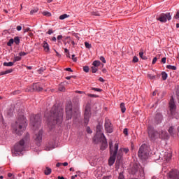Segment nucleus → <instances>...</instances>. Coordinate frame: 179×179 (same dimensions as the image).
<instances>
[{
    "instance_id": "1",
    "label": "nucleus",
    "mask_w": 179,
    "mask_h": 179,
    "mask_svg": "<svg viewBox=\"0 0 179 179\" xmlns=\"http://www.w3.org/2000/svg\"><path fill=\"white\" fill-rule=\"evenodd\" d=\"M45 118H46L48 125H55V124L59 125L62 124L64 120V109L53 106L50 114L45 113Z\"/></svg>"
},
{
    "instance_id": "2",
    "label": "nucleus",
    "mask_w": 179,
    "mask_h": 179,
    "mask_svg": "<svg viewBox=\"0 0 179 179\" xmlns=\"http://www.w3.org/2000/svg\"><path fill=\"white\" fill-rule=\"evenodd\" d=\"M30 126L34 131V139L38 146H40V143L43 141V130H38L41 126V115H31L30 117Z\"/></svg>"
},
{
    "instance_id": "3",
    "label": "nucleus",
    "mask_w": 179,
    "mask_h": 179,
    "mask_svg": "<svg viewBox=\"0 0 179 179\" xmlns=\"http://www.w3.org/2000/svg\"><path fill=\"white\" fill-rule=\"evenodd\" d=\"M26 127H27V119L24 117V115H20L17 121L13 124V129L17 135H22L23 131H26Z\"/></svg>"
},
{
    "instance_id": "4",
    "label": "nucleus",
    "mask_w": 179,
    "mask_h": 179,
    "mask_svg": "<svg viewBox=\"0 0 179 179\" xmlns=\"http://www.w3.org/2000/svg\"><path fill=\"white\" fill-rule=\"evenodd\" d=\"M79 115V110H73L72 109V102L69 101L66 106V120L69 121V120H71L72 117H73V124H75V120L78 118V116Z\"/></svg>"
},
{
    "instance_id": "5",
    "label": "nucleus",
    "mask_w": 179,
    "mask_h": 179,
    "mask_svg": "<svg viewBox=\"0 0 179 179\" xmlns=\"http://www.w3.org/2000/svg\"><path fill=\"white\" fill-rule=\"evenodd\" d=\"M30 138V136L29 134H27L24 138L21 139L20 142L17 143L14 145V150L15 152H17V153H22V152L24 151L25 147L24 143L29 141Z\"/></svg>"
},
{
    "instance_id": "6",
    "label": "nucleus",
    "mask_w": 179,
    "mask_h": 179,
    "mask_svg": "<svg viewBox=\"0 0 179 179\" xmlns=\"http://www.w3.org/2000/svg\"><path fill=\"white\" fill-rule=\"evenodd\" d=\"M138 157L141 159V160H146L149 156V148L148 145L143 144L138 150Z\"/></svg>"
},
{
    "instance_id": "7",
    "label": "nucleus",
    "mask_w": 179,
    "mask_h": 179,
    "mask_svg": "<svg viewBox=\"0 0 179 179\" xmlns=\"http://www.w3.org/2000/svg\"><path fill=\"white\" fill-rule=\"evenodd\" d=\"M118 148H119V143H115L114 145V151L110 152V157L108 159V164L109 166H113L114 163H115V159H117V156H118Z\"/></svg>"
},
{
    "instance_id": "8",
    "label": "nucleus",
    "mask_w": 179,
    "mask_h": 179,
    "mask_svg": "<svg viewBox=\"0 0 179 179\" xmlns=\"http://www.w3.org/2000/svg\"><path fill=\"white\" fill-rule=\"evenodd\" d=\"M148 136L152 141H156L159 138V133L152 126L148 127Z\"/></svg>"
},
{
    "instance_id": "9",
    "label": "nucleus",
    "mask_w": 179,
    "mask_h": 179,
    "mask_svg": "<svg viewBox=\"0 0 179 179\" xmlns=\"http://www.w3.org/2000/svg\"><path fill=\"white\" fill-rule=\"evenodd\" d=\"M90 117H92V110H90V107L86 106L85 113H84V124H85V125H87V124H89Z\"/></svg>"
},
{
    "instance_id": "10",
    "label": "nucleus",
    "mask_w": 179,
    "mask_h": 179,
    "mask_svg": "<svg viewBox=\"0 0 179 179\" xmlns=\"http://www.w3.org/2000/svg\"><path fill=\"white\" fill-rule=\"evenodd\" d=\"M157 20L161 22L162 23H166L167 20H171V14L170 13H162Z\"/></svg>"
},
{
    "instance_id": "11",
    "label": "nucleus",
    "mask_w": 179,
    "mask_h": 179,
    "mask_svg": "<svg viewBox=\"0 0 179 179\" xmlns=\"http://www.w3.org/2000/svg\"><path fill=\"white\" fill-rule=\"evenodd\" d=\"M123 152L127 154L129 152V149L122 148L117 151L116 164H120V162L122 160V156H124Z\"/></svg>"
},
{
    "instance_id": "12",
    "label": "nucleus",
    "mask_w": 179,
    "mask_h": 179,
    "mask_svg": "<svg viewBox=\"0 0 179 179\" xmlns=\"http://www.w3.org/2000/svg\"><path fill=\"white\" fill-rule=\"evenodd\" d=\"M176 110H177V105H176V102L174 101V98H173L172 96L169 101V111L172 117H174V115H176Z\"/></svg>"
},
{
    "instance_id": "13",
    "label": "nucleus",
    "mask_w": 179,
    "mask_h": 179,
    "mask_svg": "<svg viewBox=\"0 0 179 179\" xmlns=\"http://www.w3.org/2000/svg\"><path fill=\"white\" fill-rule=\"evenodd\" d=\"M163 155L161 154V157L159 156V158L157 159L156 160H160V159H162V160H164V162H166V163H169V162H170V160H171V157H172V155L171 152H163Z\"/></svg>"
},
{
    "instance_id": "14",
    "label": "nucleus",
    "mask_w": 179,
    "mask_h": 179,
    "mask_svg": "<svg viewBox=\"0 0 179 179\" xmlns=\"http://www.w3.org/2000/svg\"><path fill=\"white\" fill-rule=\"evenodd\" d=\"M104 139H106V136H104V134H96L93 138V141L94 143H99L104 141Z\"/></svg>"
},
{
    "instance_id": "15",
    "label": "nucleus",
    "mask_w": 179,
    "mask_h": 179,
    "mask_svg": "<svg viewBox=\"0 0 179 179\" xmlns=\"http://www.w3.org/2000/svg\"><path fill=\"white\" fill-rule=\"evenodd\" d=\"M167 176L170 179H179V171L176 169L172 170L167 173Z\"/></svg>"
},
{
    "instance_id": "16",
    "label": "nucleus",
    "mask_w": 179,
    "mask_h": 179,
    "mask_svg": "<svg viewBox=\"0 0 179 179\" xmlns=\"http://www.w3.org/2000/svg\"><path fill=\"white\" fill-rule=\"evenodd\" d=\"M105 129L108 134H112L114 129L113 124H111V122L109 120L105 121Z\"/></svg>"
},
{
    "instance_id": "17",
    "label": "nucleus",
    "mask_w": 179,
    "mask_h": 179,
    "mask_svg": "<svg viewBox=\"0 0 179 179\" xmlns=\"http://www.w3.org/2000/svg\"><path fill=\"white\" fill-rule=\"evenodd\" d=\"M158 138H160V139H169V134H167V131L162 130L159 132Z\"/></svg>"
},
{
    "instance_id": "18",
    "label": "nucleus",
    "mask_w": 179,
    "mask_h": 179,
    "mask_svg": "<svg viewBox=\"0 0 179 179\" xmlns=\"http://www.w3.org/2000/svg\"><path fill=\"white\" fill-rule=\"evenodd\" d=\"M155 120L156 124H160L162 121H163V115L162 113H157Z\"/></svg>"
},
{
    "instance_id": "19",
    "label": "nucleus",
    "mask_w": 179,
    "mask_h": 179,
    "mask_svg": "<svg viewBox=\"0 0 179 179\" xmlns=\"http://www.w3.org/2000/svg\"><path fill=\"white\" fill-rule=\"evenodd\" d=\"M108 146V143H107V138H106L101 141V150H106Z\"/></svg>"
},
{
    "instance_id": "20",
    "label": "nucleus",
    "mask_w": 179,
    "mask_h": 179,
    "mask_svg": "<svg viewBox=\"0 0 179 179\" xmlns=\"http://www.w3.org/2000/svg\"><path fill=\"white\" fill-rule=\"evenodd\" d=\"M32 89L36 92H41L43 90V87H40V83H38L33 84Z\"/></svg>"
},
{
    "instance_id": "21",
    "label": "nucleus",
    "mask_w": 179,
    "mask_h": 179,
    "mask_svg": "<svg viewBox=\"0 0 179 179\" xmlns=\"http://www.w3.org/2000/svg\"><path fill=\"white\" fill-rule=\"evenodd\" d=\"M55 148V143H54V141H52L49 143V145L45 148V150L50 151L52 150Z\"/></svg>"
},
{
    "instance_id": "22",
    "label": "nucleus",
    "mask_w": 179,
    "mask_h": 179,
    "mask_svg": "<svg viewBox=\"0 0 179 179\" xmlns=\"http://www.w3.org/2000/svg\"><path fill=\"white\" fill-rule=\"evenodd\" d=\"M43 47L45 52H48V51H50V45H48V43H47L46 41H43Z\"/></svg>"
},
{
    "instance_id": "23",
    "label": "nucleus",
    "mask_w": 179,
    "mask_h": 179,
    "mask_svg": "<svg viewBox=\"0 0 179 179\" xmlns=\"http://www.w3.org/2000/svg\"><path fill=\"white\" fill-rule=\"evenodd\" d=\"M103 129V126L98 124L96 126V134H104L103 132L101 131Z\"/></svg>"
},
{
    "instance_id": "24",
    "label": "nucleus",
    "mask_w": 179,
    "mask_h": 179,
    "mask_svg": "<svg viewBox=\"0 0 179 179\" xmlns=\"http://www.w3.org/2000/svg\"><path fill=\"white\" fill-rule=\"evenodd\" d=\"M52 171V170L50 168L46 167V169L45 170L44 173L45 176H50Z\"/></svg>"
},
{
    "instance_id": "25",
    "label": "nucleus",
    "mask_w": 179,
    "mask_h": 179,
    "mask_svg": "<svg viewBox=\"0 0 179 179\" xmlns=\"http://www.w3.org/2000/svg\"><path fill=\"white\" fill-rule=\"evenodd\" d=\"M120 108L122 113H125L127 111V108H125V103H120Z\"/></svg>"
},
{
    "instance_id": "26",
    "label": "nucleus",
    "mask_w": 179,
    "mask_h": 179,
    "mask_svg": "<svg viewBox=\"0 0 179 179\" xmlns=\"http://www.w3.org/2000/svg\"><path fill=\"white\" fill-rule=\"evenodd\" d=\"M67 17H69V15L68 14H63L59 17V19L60 20H64V19H67Z\"/></svg>"
},
{
    "instance_id": "27",
    "label": "nucleus",
    "mask_w": 179,
    "mask_h": 179,
    "mask_svg": "<svg viewBox=\"0 0 179 179\" xmlns=\"http://www.w3.org/2000/svg\"><path fill=\"white\" fill-rule=\"evenodd\" d=\"M14 64V62H4L3 66H13Z\"/></svg>"
},
{
    "instance_id": "28",
    "label": "nucleus",
    "mask_w": 179,
    "mask_h": 179,
    "mask_svg": "<svg viewBox=\"0 0 179 179\" xmlns=\"http://www.w3.org/2000/svg\"><path fill=\"white\" fill-rule=\"evenodd\" d=\"M101 62L100 61L95 60L93 62L92 65L95 67L100 66Z\"/></svg>"
},
{
    "instance_id": "29",
    "label": "nucleus",
    "mask_w": 179,
    "mask_h": 179,
    "mask_svg": "<svg viewBox=\"0 0 179 179\" xmlns=\"http://www.w3.org/2000/svg\"><path fill=\"white\" fill-rule=\"evenodd\" d=\"M167 69H171V71H177V67L176 66L167 65Z\"/></svg>"
},
{
    "instance_id": "30",
    "label": "nucleus",
    "mask_w": 179,
    "mask_h": 179,
    "mask_svg": "<svg viewBox=\"0 0 179 179\" xmlns=\"http://www.w3.org/2000/svg\"><path fill=\"white\" fill-rule=\"evenodd\" d=\"M59 92H65V87L64 86V83H61L59 86Z\"/></svg>"
},
{
    "instance_id": "31",
    "label": "nucleus",
    "mask_w": 179,
    "mask_h": 179,
    "mask_svg": "<svg viewBox=\"0 0 179 179\" xmlns=\"http://www.w3.org/2000/svg\"><path fill=\"white\" fill-rule=\"evenodd\" d=\"M162 79L164 80H166L169 76L167 75V73H166L165 71H162Z\"/></svg>"
},
{
    "instance_id": "32",
    "label": "nucleus",
    "mask_w": 179,
    "mask_h": 179,
    "mask_svg": "<svg viewBox=\"0 0 179 179\" xmlns=\"http://www.w3.org/2000/svg\"><path fill=\"white\" fill-rule=\"evenodd\" d=\"M168 132H169L170 135H174V127H170L168 130Z\"/></svg>"
},
{
    "instance_id": "33",
    "label": "nucleus",
    "mask_w": 179,
    "mask_h": 179,
    "mask_svg": "<svg viewBox=\"0 0 179 179\" xmlns=\"http://www.w3.org/2000/svg\"><path fill=\"white\" fill-rule=\"evenodd\" d=\"M147 78H148L150 79L151 80H153L154 79H156V76L152 75V74H150V73H148V74H147Z\"/></svg>"
},
{
    "instance_id": "34",
    "label": "nucleus",
    "mask_w": 179,
    "mask_h": 179,
    "mask_svg": "<svg viewBox=\"0 0 179 179\" xmlns=\"http://www.w3.org/2000/svg\"><path fill=\"white\" fill-rule=\"evenodd\" d=\"M14 43H15L17 45L20 44V38H19L18 36H16L14 38Z\"/></svg>"
},
{
    "instance_id": "35",
    "label": "nucleus",
    "mask_w": 179,
    "mask_h": 179,
    "mask_svg": "<svg viewBox=\"0 0 179 179\" xmlns=\"http://www.w3.org/2000/svg\"><path fill=\"white\" fill-rule=\"evenodd\" d=\"M113 145H114V143H113L112 140H110L109 141V148H110V152H114V150L113 149Z\"/></svg>"
},
{
    "instance_id": "36",
    "label": "nucleus",
    "mask_w": 179,
    "mask_h": 179,
    "mask_svg": "<svg viewBox=\"0 0 179 179\" xmlns=\"http://www.w3.org/2000/svg\"><path fill=\"white\" fill-rule=\"evenodd\" d=\"M13 43H14V40H13V38H11V39H10L9 41L7 43V45H8V47H12V45L13 44Z\"/></svg>"
},
{
    "instance_id": "37",
    "label": "nucleus",
    "mask_w": 179,
    "mask_h": 179,
    "mask_svg": "<svg viewBox=\"0 0 179 179\" xmlns=\"http://www.w3.org/2000/svg\"><path fill=\"white\" fill-rule=\"evenodd\" d=\"M22 59V57L20 56H16L14 57L13 62H17L18 61H20Z\"/></svg>"
},
{
    "instance_id": "38",
    "label": "nucleus",
    "mask_w": 179,
    "mask_h": 179,
    "mask_svg": "<svg viewBox=\"0 0 179 179\" xmlns=\"http://www.w3.org/2000/svg\"><path fill=\"white\" fill-rule=\"evenodd\" d=\"M38 12V8H34L30 11V15H34V13H37Z\"/></svg>"
},
{
    "instance_id": "39",
    "label": "nucleus",
    "mask_w": 179,
    "mask_h": 179,
    "mask_svg": "<svg viewBox=\"0 0 179 179\" xmlns=\"http://www.w3.org/2000/svg\"><path fill=\"white\" fill-rule=\"evenodd\" d=\"M85 45L88 50H90L92 48V44L89 43L88 42H85Z\"/></svg>"
},
{
    "instance_id": "40",
    "label": "nucleus",
    "mask_w": 179,
    "mask_h": 179,
    "mask_svg": "<svg viewBox=\"0 0 179 179\" xmlns=\"http://www.w3.org/2000/svg\"><path fill=\"white\" fill-rule=\"evenodd\" d=\"M42 14L43 15V16H51V13L48 12V11H44L42 13Z\"/></svg>"
},
{
    "instance_id": "41",
    "label": "nucleus",
    "mask_w": 179,
    "mask_h": 179,
    "mask_svg": "<svg viewBox=\"0 0 179 179\" xmlns=\"http://www.w3.org/2000/svg\"><path fill=\"white\" fill-rule=\"evenodd\" d=\"M176 93V96H177V99H178V101L179 103V86L177 87Z\"/></svg>"
},
{
    "instance_id": "42",
    "label": "nucleus",
    "mask_w": 179,
    "mask_h": 179,
    "mask_svg": "<svg viewBox=\"0 0 179 179\" xmlns=\"http://www.w3.org/2000/svg\"><path fill=\"white\" fill-rule=\"evenodd\" d=\"M8 179H15V176H13V174L10 173H8Z\"/></svg>"
},
{
    "instance_id": "43",
    "label": "nucleus",
    "mask_w": 179,
    "mask_h": 179,
    "mask_svg": "<svg viewBox=\"0 0 179 179\" xmlns=\"http://www.w3.org/2000/svg\"><path fill=\"white\" fill-rule=\"evenodd\" d=\"M92 73H96V72H97V67H96V66H92Z\"/></svg>"
},
{
    "instance_id": "44",
    "label": "nucleus",
    "mask_w": 179,
    "mask_h": 179,
    "mask_svg": "<svg viewBox=\"0 0 179 179\" xmlns=\"http://www.w3.org/2000/svg\"><path fill=\"white\" fill-rule=\"evenodd\" d=\"M138 61H139V59L138 58V57L134 56V57H133V62L136 63V62H138Z\"/></svg>"
},
{
    "instance_id": "45",
    "label": "nucleus",
    "mask_w": 179,
    "mask_h": 179,
    "mask_svg": "<svg viewBox=\"0 0 179 179\" xmlns=\"http://www.w3.org/2000/svg\"><path fill=\"white\" fill-rule=\"evenodd\" d=\"M12 72H13V69H12L5 71L6 75H8V73H12Z\"/></svg>"
},
{
    "instance_id": "46",
    "label": "nucleus",
    "mask_w": 179,
    "mask_h": 179,
    "mask_svg": "<svg viewBox=\"0 0 179 179\" xmlns=\"http://www.w3.org/2000/svg\"><path fill=\"white\" fill-rule=\"evenodd\" d=\"M139 56L142 58V59H146V57H143V52H140Z\"/></svg>"
},
{
    "instance_id": "47",
    "label": "nucleus",
    "mask_w": 179,
    "mask_h": 179,
    "mask_svg": "<svg viewBox=\"0 0 179 179\" xmlns=\"http://www.w3.org/2000/svg\"><path fill=\"white\" fill-rule=\"evenodd\" d=\"M89 66H85L84 67H83V71H84V72H86V73H87V72H89Z\"/></svg>"
},
{
    "instance_id": "48",
    "label": "nucleus",
    "mask_w": 179,
    "mask_h": 179,
    "mask_svg": "<svg viewBox=\"0 0 179 179\" xmlns=\"http://www.w3.org/2000/svg\"><path fill=\"white\" fill-rule=\"evenodd\" d=\"M100 61H101V62H103V64H106V58H104V57L101 56L100 57Z\"/></svg>"
},
{
    "instance_id": "49",
    "label": "nucleus",
    "mask_w": 179,
    "mask_h": 179,
    "mask_svg": "<svg viewBox=\"0 0 179 179\" xmlns=\"http://www.w3.org/2000/svg\"><path fill=\"white\" fill-rule=\"evenodd\" d=\"M119 179H125V177L124 176V173H120Z\"/></svg>"
},
{
    "instance_id": "50",
    "label": "nucleus",
    "mask_w": 179,
    "mask_h": 179,
    "mask_svg": "<svg viewBox=\"0 0 179 179\" xmlns=\"http://www.w3.org/2000/svg\"><path fill=\"white\" fill-rule=\"evenodd\" d=\"M123 134L126 135V136H128V129L127 128L124 129Z\"/></svg>"
},
{
    "instance_id": "51",
    "label": "nucleus",
    "mask_w": 179,
    "mask_h": 179,
    "mask_svg": "<svg viewBox=\"0 0 179 179\" xmlns=\"http://www.w3.org/2000/svg\"><path fill=\"white\" fill-rule=\"evenodd\" d=\"M92 90H94V92H101V89H100V88L92 87Z\"/></svg>"
},
{
    "instance_id": "52",
    "label": "nucleus",
    "mask_w": 179,
    "mask_h": 179,
    "mask_svg": "<svg viewBox=\"0 0 179 179\" xmlns=\"http://www.w3.org/2000/svg\"><path fill=\"white\" fill-rule=\"evenodd\" d=\"M87 96L88 97H99L97 95L93 94H87Z\"/></svg>"
},
{
    "instance_id": "53",
    "label": "nucleus",
    "mask_w": 179,
    "mask_h": 179,
    "mask_svg": "<svg viewBox=\"0 0 179 179\" xmlns=\"http://www.w3.org/2000/svg\"><path fill=\"white\" fill-rule=\"evenodd\" d=\"M71 58H72L73 62H76V61H78V59L76 57H75V55H72Z\"/></svg>"
},
{
    "instance_id": "54",
    "label": "nucleus",
    "mask_w": 179,
    "mask_h": 179,
    "mask_svg": "<svg viewBox=\"0 0 179 179\" xmlns=\"http://www.w3.org/2000/svg\"><path fill=\"white\" fill-rule=\"evenodd\" d=\"M87 134H92V132H93V131H92V129H90V127H87Z\"/></svg>"
},
{
    "instance_id": "55",
    "label": "nucleus",
    "mask_w": 179,
    "mask_h": 179,
    "mask_svg": "<svg viewBox=\"0 0 179 179\" xmlns=\"http://www.w3.org/2000/svg\"><path fill=\"white\" fill-rule=\"evenodd\" d=\"M157 62V57H154L152 59V65H155V64H156V62Z\"/></svg>"
},
{
    "instance_id": "56",
    "label": "nucleus",
    "mask_w": 179,
    "mask_h": 179,
    "mask_svg": "<svg viewBox=\"0 0 179 179\" xmlns=\"http://www.w3.org/2000/svg\"><path fill=\"white\" fill-rule=\"evenodd\" d=\"M20 57H24V55H27V53L24 52H21L19 53Z\"/></svg>"
},
{
    "instance_id": "57",
    "label": "nucleus",
    "mask_w": 179,
    "mask_h": 179,
    "mask_svg": "<svg viewBox=\"0 0 179 179\" xmlns=\"http://www.w3.org/2000/svg\"><path fill=\"white\" fill-rule=\"evenodd\" d=\"M47 33H48V34H49L50 36V34H52V33H54V31H52V29H49Z\"/></svg>"
},
{
    "instance_id": "58",
    "label": "nucleus",
    "mask_w": 179,
    "mask_h": 179,
    "mask_svg": "<svg viewBox=\"0 0 179 179\" xmlns=\"http://www.w3.org/2000/svg\"><path fill=\"white\" fill-rule=\"evenodd\" d=\"M92 15L93 16H100V15H99V13H96V12H92Z\"/></svg>"
},
{
    "instance_id": "59",
    "label": "nucleus",
    "mask_w": 179,
    "mask_h": 179,
    "mask_svg": "<svg viewBox=\"0 0 179 179\" xmlns=\"http://www.w3.org/2000/svg\"><path fill=\"white\" fill-rule=\"evenodd\" d=\"M65 71H67V72H73L72 69L71 68H66L65 69Z\"/></svg>"
},
{
    "instance_id": "60",
    "label": "nucleus",
    "mask_w": 179,
    "mask_h": 179,
    "mask_svg": "<svg viewBox=\"0 0 179 179\" xmlns=\"http://www.w3.org/2000/svg\"><path fill=\"white\" fill-rule=\"evenodd\" d=\"M166 57H163L162 59V64H166Z\"/></svg>"
},
{
    "instance_id": "61",
    "label": "nucleus",
    "mask_w": 179,
    "mask_h": 179,
    "mask_svg": "<svg viewBox=\"0 0 179 179\" xmlns=\"http://www.w3.org/2000/svg\"><path fill=\"white\" fill-rule=\"evenodd\" d=\"M17 31H20V30H22V26H17Z\"/></svg>"
},
{
    "instance_id": "62",
    "label": "nucleus",
    "mask_w": 179,
    "mask_h": 179,
    "mask_svg": "<svg viewBox=\"0 0 179 179\" xmlns=\"http://www.w3.org/2000/svg\"><path fill=\"white\" fill-rule=\"evenodd\" d=\"M57 40H62V35H59L58 36H57Z\"/></svg>"
},
{
    "instance_id": "63",
    "label": "nucleus",
    "mask_w": 179,
    "mask_h": 179,
    "mask_svg": "<svg viewBox=\"0 0 179 179\" xmlns=\"http://www.w3.org/2000/svg\"><path fill=\"white\" fill-rule=\"evenodd\" d=\"M99 82H104V79L101 77L99 78Z\"/></svg>"
},
{
    "instance_id": "64",
    "label": "nucleus",
    "mask_w": 179,
    "mask_h": 179,
    "mask_svg": "<svg viewBox=\"0 0 179 179\" xmlns=\"http://www.w3.org/2000/svg\"><path fill=\"white\" fill-rule=\"evenodd\" d=\"M111 176H103V179H110Z\"/></svg>"
}]
</instances>
